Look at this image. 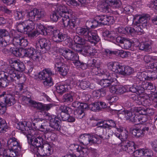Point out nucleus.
<instances>
[{"label": "nucleus", "instance_id": "obj_1", "mask_svg": "<svg viewBox=\"0 0 157 157\" xmlns=\"http://www.w3.org/2000/svg\"><path fill=\"white\" fill-rule=\"evenodd\" d=\"M76 31L79 35L83 36L84 38L78 36H75L73 40L75 44H87L90 42L94 44L99 40V36L95 30L90 31L87 28L78 27Z\"/></svg>", "mask_w": 157, "mask_h": 157}, {"label": "nucleus", "instance_id": "obj_2", "mask_svg": "<svg viewBox=\"0 0 157 157\" xmlns=\"http://www.w3.org/2000/svg\"><path fill=\"white\" fill-rule=\"evenodd\" d=\"M9 63L10 64L7 69L8 71H11L12 74H15V78L17 77L18 81L20 82H22V81L25 79L24 75H20L17 71H23L25 69V66L22 62L19 60L10 59L9 60Z\"/></svg>", "mask_w": 157, "mask_h": 157}, {"label": "nucleus", "instance_id": "obj_3", "mask_svg": "<svg viewBox=\"0 0 157 157\" xmlns=\"http://www.w3.org/2000/svg\"><path fill=\"white\" fill-rule=\"evenodd\" d=\"M27 138L29 144L39 147L44 142L46 136L41 133L39 131L34 129L30 132V134L27 136Z\"/></svg>", "mask_w": 157, "mask_h": 157}, {"label": "nucleus", "instance_id": "obj_4", "mask_svg": "<svg viewBox=\"0 0 157 157\" xmlns=\"http://www.w3.org/2000/svg\"><path fill=\"white\" fill-rule=\"evenodd\" d=\"M133 23L134 27L136 29V32L137 33H143V28L146 27L147 24V21L148 17V15L136 14L132 16Z\"/></svg>", "mask_w": 157, "mask_h": 157}, {"label": "nucleus", "instance_id": "obj_5", "mask_svg": "<svg viewBox=\"0 0 157 157\" xmlns=\"http://www.w3.org/2000/svg\"><path fill=\"white\" fill-rule=\"evenodd\" d=\"M8 73L3 71L0 72V87H5L11 82L18 83L19 82L15 74H12V71L7 70Z\"/></svg>", "mask_w": 157, "mask_h": 157}, {"label": "nucleus", "instance_id": "obj_6", "mask_svg": "<svg viewBox=\"0 0 157 157\" xmlns=\"http://www.w3.org/2000/svg\"><path fill=\"white\" fill-rule=\"evenodd\" d=\"M30 96L27 97L25 95H23L22 99L25 101V103H30L32 106L37 108L41 112H44L45 111H48L52 107L56 106L55 104L52 103L44 104L40 102H37L31 100L30 98Z\"/></svg>", "mask_w": 157, "mask_h": 157}, {"label": "nucleus", "instance_id": "obj_7", "mask_svg": "<svg viewBox=\"0 0 157 157\" xmlns=\"http://www.w3.org/2000/svg\"><path fill=\"white\" fill-rule=\"evenodd\" d=\"M54 75L51 69L46 68L39 73L38 78L41 80H44L43 82V84L45 86H50L53 84L51 76Z\"/></svg>", "mask_w": 157, "mask_h": 157}, {"label": "nucleus", "instance_id": "obj_8", "mask_svg": "<svg viewBox=\"0 0 157 157\" xmlns=\"http://www.w3.org/2000/svg\"><path fill=\"white\" fill-rule=\"evenodd\" d=\"M100 72L102 75L105 76L108 78L101 80L100 84L103 87H107L114 83H117V81L116 78V75L114 73H109L105 70H101Z\"/></svg>", "mask_w": 157, "mask_h": 157}, {"label": "nucleus", "instance_id": "obj_9", "mask_svg": "<svg viewBox=\"0 0 157 157\" xmlns=\"http://www.w3.org/2000/svg\"><path fill=\"white\" fill-rule=\"evenodd\" d=\"M45 117L49 121V126L52 133L59 131L61 128L60 121L58 117L48 113H45Z\"/></svg>", "mask_w": 157, "mask_h": 157}, {"label": "nucleus", "instance_id": "obj_10", "mask_svg": "<svg viewBox=\"0 0 157 157\" xmlns=\"http://www.w3.org/2000/svg\"><path fill=\"white\" fill-rule=\"evenodd\" d=\"M121 4L120 0H106L101 4L99 5L98 6V8L101 12H108L110 6L118 8L120 6Z\"/></svg>", "mask_w": 157, "mask_h": 157}, {"label": "nucleus", "instance_id": "obj_11", "mask_svg": "<svg viewBox=\"0 0 157 157\" xmlns=\"http://www.w3.org/2000/svg\"><path fill=\"white\" fill-rule=\"evenodd\" d=\"M79 141L84 145H87L89 144L97 143L99 144L101 142L95 135L84 134L79 136Z\"/></svg>", "mask_w": 157, "mask_h": 157}, {"label": "nucleus", "instance_id": "obj_12", "mask_svg": "<svg viewBox=\"0 0 157 157\" xmlns=\"http://www.w3.org/2000/svg\"><path fill=\"white\" fill-rule=\"evenodd\" d=\"M46 15L45 11L42 9H34L28 13L29 18L31 20L36 19V20H40L44 17Z\"/></svg>", "mask_w": 157, "mask_h": 157}, {"label": "nucleus", "instance_id": "obj_13", "mask_svg": "<svg viewBox=\"0 0 157 157\" xmlns=\"http://www.w3.org/2000/svg\"><path fill=\"white\" fill-rule=\"evenodd\" d=\"M103 124L101 121L98 122L96 124V126L98 127L96 128V134L99 136L100 138L102 139H109V137L112 136L110 133L108 132L107 130H106L105 128H103L102 125Z\"/></svg>", "mask_w": 157, "mask_h": 157}, {"label": "nucleus", "instance_id": "obj_14", "mask_svg": "<svg viewBox=\"0 0 157 157\" xmlns=\"http://www.w3.org/2000/svg\"><path fill=\"white\" fill-rule=\"evenodd\" d=\"M56 11L59 16L62 17V20L64 18L70 17L73 14V12L65 6L58 5L56 8Z\"/></svg>", "mask_w": 157, "mask_h": 157}, {"label": "nucleus", "instance_id": "obj_15", "mask_svg": "<svg viewBox=\"0 0 157 157\" xmlns=\"http://www.w3.org/2000/svg\"><path fill=\"white\" fill-rule=\"evenodd\" d=\"M22 52L25 56L29 57L34 61L37 62L39 60L40 58L39 54L33 48H25L22 51Z\"/></svg>", "mask_w": 157, "mask_h": 157}, {"label": "nucleus", "instance_id": "obj_16", "mask_svg": "<svg viewBox=\"0 0 157 157\" xmlns=\"http://www.w3.org/2000/svg\"><path fill=\"white\" fill-rule=\"evenodd\" d=\"M72 16V15L70 17L63 19L62 21L65 27L73 29L79 25L80 21L79 19L77 18L71 19Z\"/></svg>", "mask_w": 157, "mask_h": 157}, {"label": "nucleus", "instance_id": "obj_17", "mask_svg": "<svg viewBox=\"0 0 157 157\" xmlns=\"http://www.w3.org/2000/svg\"><path fill=\"white\" fill-rule=\"evenodd\" d=\"M0 100L4 102L7 106L12 105L16 102L14 96L10 94H6L5 92L0 94Z\"/></svg>", "mask_w": 157, "mask_h": 157}, {"label": "nucleus", "instance_id": "obj_18", "mask_svg": "<svg viewBox=\"0 0 157 157\" xmlns=\"http://www.w3.org/2000/svg\"><path fill=\"white\" fill-rule=\"evenodd\" d=\"M8 32L4 29H0V45L2 47L6 46L10 41Z\"/></svg>", "mask_w": 157, "mask_h": 157}, {"label": "nucleus", "instance_id": "obj_19", "mask_svg": "<svg viewBox=\"0 0 157 157\" xmlns=\"http://www.w3.org/2000/svg\"><path fill=\"white\" fill-rule=\"evenodd\" d=\"M59 51L60 54L66 59L72 61L75 59L76 56H78L77 54L69 49L64 50L61 48L59 49Z\"/></svg>", "mask_w": 157, "mask_h": 157}, {"label": "nucleus", "instance_id": "obj_20", "mask_svg": "<svg viewBox=\"0 0 157 157\" xmlns=\"http://www.w3.org/2000/svg\"><path fill=\"white\" fill-rule=\"evenodd\" d=\"M27 122L26 121L20 122L17 124L16 126L17 129L20 130L27 137L29 135L30 132L34 129L27 126Z\"/></svg>", "mask_w": 157, "mask_h": 157}, {"label": "nucleus", "instance_id": "obj_21", "mask_svg": "<svg viewBox=\"0 0 157 157\" xmlns=\"http://www.w3.org/2000/svg\"><path fill=\"white\" fill-rule=\"evenodd\" d=\"M9 149H13L18 151L21 150V146L17 139L15 137L10 138L7 141Z\"/></svg>", "mask_w": 157, "mask_h": 157}, {"label": "nucleus", "instance_id": "obj_22", "mask_svg": "<svg viewBox=\"0 0 157 157\" xmlns=\"http://www.w3.org/2000/svg\"><path fill=\"white\" fill-rule=\"evenodd\" d=\"M134 145L135 144L133 141L127 140L122 143L121 148L124 151L132 154L136 149Z\"/></svg>", "mask_w": 157, "mask_h": 157}, {"label": "nucleus", "instance_id": "obj_23", "mask_svg": "<svg viewBox=\"0 0 157 157\" xmlns=\"http://www.w3.org/2000/svg\"><path fill=\"white\" fill-rule=\"evenodd\" d=\"M36 45L38 48L45 51L49 50L50 47L48 40L44 38L38 39L36 43Z\"/></svg>", "mask_w": 157, "mask_h": 157}, {"label": "nucleus", "instance_id": "obj_24", "mask_svg": "<svg viewBox=\"0 0 157 157\" xmlns=\"http://www.w3.org/2000/svg\"><path fill=\"white\" fill-rule=\"evenodd\" d=\"M101 121L103 124L102 125H101V126H103V128H105L106 130H107L108 132L110 133L113 135V132L111 129L112 128H115L116 124L115 122L112 120L106 121Z\"/></svg>", "mask_w": 157, "mask_h": 157}, {"label": "nucleus", "instance_id": "obj_25", "mask_svg": "<svg viewBox=\"0 0 157 157\" xmlns=\"http://www.w3.org/2000/svg\"><path fill=\"white\" fill-rule=\"evenodd\" d=\"M75 149H76L77 157H87L89 153L88 149L77 145H75Z\"/></svg>", "mask_w": 157, "mask_h": 157}, {"label": "nucleus", "instance_id": "obj_26", "mask_svg": "<svg viewBox=\"0 0 157 157\" xmlns=\"http://www.w3.org/2000/svg\"><path fill=\"white\" fill-rule=\"evenodd\" d=\"M96 19L99 20V22L103 25H109L112 22L113 17L106 15L97 16Z\"/></svg>", "mask_w": 157, "mask_h": 157}, {"label": "nucleus", "instance_id": "obj_27", "mask_svg": "<svg viewBox=\"0 0 157 157\" xmlns=\"http://www.w3.org/2000/svg\"><path fill=\"white\" fill-rule=\"evenodd\" d=\"M119 63L117 62H109L107 64V67L108 69L113 71H111L110 73L113 72L115 74V73L120 74L121 70L122 67Z\"/></svg>", "mask_w": 157, "mask_h": 157}, {"label": "nucleus", "instance_id": "obj_28", "mask_svg": "<svg viewBox=\"0 0 157 157\" xmlns=\"http://www.w3.org/2000/svg\"><path fill=\"white\" fill-rule=\"evenodd\" d=\"M98 42H96L94 44H93L91 42H89L87 44H80V45H84L83 48H82V51L86 54H89L90 56H94L95 54L96 50H93V48L91 47L90 45L91 44L92 45H95Z\"/></svg>", "mask_w": 157, "mask_h": 157}, {"label": "nucleus", "instance_id": "obj_29", "mask_svg": "<svg viewBox=\"0 0 157 157\" xmlns=\"http://www.w3.org/2000/svg\"><path fill=\"white\" fill-rule=\"evenodd\" d=\"M13 44L16 46H20L22 47H25L28 44V42L27 39L21 37L15 38L13 41Z\"/></svg>", "mask_w": 157, "mask_h": 157}, {"label": "nucleus", "instance_id": "obj_30", "mask_svg": "<svg viewBox=\"0 0 157 157\" xmlns=\"http://www.w3.org/2000/svg\"><path fill=\"white\" fill-rule=\"evenodd\" d=\"M117 131L119 132H121V134H118L115 133L114 134V135L117 137L116 139L120 140L121 141L125 142L127 140H126L127 137L128 135L126 134L125 131H123L122 129L120 127L116 128Z\"/></svg>", "mask_w": 157, "mask_h": 157}, {"label": "nucleus", "instance_id": "obj_31", "mask_svg": "<svg viewBox=\"0 0 157 157\" xmlns=\"http://www.w3.org/2000/svg\"><path fill=\"white\" fill-rule=\"evenodd\" d=\"M77 96L76 93L71 92L66 94L62 98V101L63 102L70 103Z\"/></svg>", "mask_w": 157, "mask_h": 157}, {"label": "nucleus", "instance_id": "obj_32", "mask_svg": "<svg viewBox=\"0 0 157 157\" xmlns=\"http://www.w3.org/2000/svg\"><path fill=\"white\" fill-rule=\"evenodd\" d=\"M66 35L60 32L59 30L54 33L52 36L53 41L56 42H62L65 40Z\"/></svg>", "mask_w": 157, "mask_h": 157}, {"label": "nucleus", "instance_id": "obj_33", "mask_svg": "<svg viewBox=\"0 0 157 157\" xmlns=\"http://www.w3.org/2000/svg\"><path fill=\"white\" fill-rule=\"evenodd\" d=\"M19 151L11 149L4 150L3 152L1 153L2 155L0 157H15L18 155V151Z\"/></svg>", "mask_w": 157, "mask_h": 157}, {"label": "nucleus", "instance_id": "obj_34", "mask_svg": "<svg viewBox=\"0 0 157 157\" xmlns=\"http://www.w3.org/2000/svg\"><path fill=\"white\" fill-rule=\"evenodd\" d=\"M120 74L124 76H129L133 72V69L128 66H122Z\"/></svg>", "mask_w": 157, "mask_h": 157}, {"label": "nucleus", "instance_id": "obj_35", "mask_svg": "<svg viewBox=\"0 0 157 157\" xmlns=\"http://www.w3.org/2000/svg\"><path fill=\"white\" fill-rule=\"evenodd\" d=\"M29 18V20L24 21V24L25 27V30L26 32H29L34 29L35 27V24Z\"/></svg>", "mask_w": 157, "mask_h": 157}, {"label": "nucleus", "instance_id": "obj_36", "mask_svg": "<svg viewBox=\"0 0 157 157\" xmlns=\"http://www.w3.org/2000/svg\"><path fill=\"white\" fill-rule=\"evenodd\" d=\"M136 29L134 27V28H132L127 26L120 27L118 28L119 33H120L121 34H127L129 33L131 34L134 32L136 33Z\"/></svg>", "mask_w": 157, "mask_h": 157}, {"label": "nucleus", "instance_id": "obj_37", "mask_svg": "<svg viewBox=\"0 0 157 157\" xmlns=\"http://www.w3.org/2000/svg\"><path fill=\"white\" fill-rule=\"evenodd\" d=\"M144 75V79L146 80L153 81L157 78V71H150L145 74H143V76Z\"/></svg>", "mask_w": 157, "mask_h": 157}, {"label": "nucleus", "instance_id": "obj_38", "mask_svg": "<svg viewBox=\"0 0 157 157\" xmlns=\"http://www.w3.org/2000/svg\"><path fill=\"white\" fill-rule=\"evenodd\" d=\"M144 95H136L132 94L130 97V98L134 101L138 105L142 104L144 98Z\"/></svg>", "mask_w": 157, "mask_h": 157}, {"label": "nucleus", "instance_id": "obj_39", "mask_svg": "<svg viewBox=\"0 0 157 157\" xmlns=\"http://www.w3.org/2000/svg\"><path fill=\"white\" fill-rule=\"evenodd\" d=\"M45 142L42 145L43 148V151L45 155H50L53 151V148L51 145L49 143L45 144Z\"/></svg>", "mask_w": 157, "mask_h": 157}, {"label": "nucleus", "instance_id": "obj_40", "mask_svg": "<svg viewBox=\"0 0 157 157\" xmlns=\"http://www.w3.org/2000/svg\"><path fill=\"white\" fill-rule=\"evenodd\" d=\"M155 88V86L151 82H142L141 86H140V90L142 93L144 90H152Z\"/></svg>", "mask_w": 157, "mask_h": 157}, {"label": "nucleus", "instance_id": "obj_41", "mask_svg": "<svg viewBox=\"0 0 157 157\" xmlns=\"http://www.w3.org/2000/svg\"><path fill=\"white\" fill-rule=\"evenodd\" d=\"M73 63L77 68H81L82 69H85L87 66L86 64L83 63H81L79 60L78 56H76L75 59L73 61Z\"/></svg>", "mask_w": 157, "mask_h": 157}, {"label": "nucleus", "instance_id": "obj_42", "mask_svg": "<svg viewBox=\"0 0 157 157\" xmlns=\"http://www.w3.org/2000/svg\"><path fill=\"white\" fill-rule=\"evenodd\" d=\"M138 47L140 50L147 52H150L151 50L150 44L147 42L139 43Z\"/></svg>", "mask_w": 157, "mask_h": 157}, {"label": "nucleus", "instance_id": "obj_43", "mask_svg": "<svg viewBox=\"0 0 157 157\" xmlns=\"http://www.w3.org/2000/svg\"><path fill=\"white\" fill-rule=\"evenodd\" d=\"M140 86H137L136 85H133L130 87L129 86H126L127 92L130 91L133 93L138 92L139 93H142L140 90Z\"/></svg>", "mask_w": 157, "mask_h": 157}, {"label": "nucleus", "instance_id": "obj_44", "mask_svg": "<svg viewBox=\"0 0 157 157\" xmlns=\"http://www.w3.org/2000/svg\"><path fill=\"white\" fill-rule=\"evenodd\" d=\"M8 129V126L5 121L0 118V132L4 133Z\"/></svg>", "mask_w": 157, "mask_h": 157}, {"label": "nucleus", "instance_id": "obj_45", "mask_svg": "<svg viewBox=\"0 0 157 157\" xmlns=\"http://www.w3.org/2000/svg\"><path fill=\"white\" fill-rule=\"evenodd\" d=\"M79 86L82 89L85 90L87 88L93 89V87H91L90 82L87 81L82 80L79 82Z\"/></svg>", "mask_w": 157, "mask_h": 157}, {"label": "nucleus", "instance_id": "obj_46", "mask_svg": "<svg viewBox=\"0 0 157 157\" xmlns=\"http://www.w3.org/2000/svg\"><path fill=\"white\" fill-rule=\"evenodd\" d=\"M67 85L62 83L59 84L56 87V89L57 92L62 94L66 91V89H67Z\"/></svg>", "mask_w": 157, "mask_h": 157}, {"label": "nucleus", "instance_id": "obj_47", "mask_svg": "<svg viewBox=\"0 0 157 157\" xmlns=\"http://www.w3.org/2000/svg\"><path fill=\"white\" fill-rule=\"evenodd\" d=\"M131 132L132 134L137 137H142L144 136L141 129H139L137 128H133L132 129Z\"/></svg>", "mask_w": 157, "mask_h": 157}, {"label": "nucleus", "instance_id": "obj_48", "mask_svg": "<svg viewBox=\"0 0 157 157\" xmlns=\"http://www.w3.org/2000/svg\"><path fill=\"white\" fill-rule=\"evenodd\" d=\"M57 68L60 74L62 75H66L68 70V67L65 64L62 65L61 67H57Z\"/></svg>", "mask_w": 157, "mask_h": 157}, {"label": "nucleus", "instance_id": "obj_49", "mask_svg": "<svg viewBox=\"0 0 157 157\" xmlns=\"http://www.w3.org/2000/svg\"><path fill=\"white\" fill-rule=\"evenodd\" d=\"M123 113L125 116V118L127 120H129L131 121L132 118H133L134 116L135 115V113L132 110V109L130 111L126 110L123 111Z\"/></svg>", "mask_w": 157, "mask_h": 157}, {"label": "nucleus", "instance_id": "obj_50", "mask_svg": "<svg viewBox=\"0 0 157 157\" xmlns=\"http://www.w3.org/2000/svg\"><path fill=\"white\" fill-rule=\"evenodd\" d=\"M74 114L75 117L78 119H82L85 116V113L82 109L79 108L77 109L74 112Z\"/></svg>", "mask_w": 157, "mask_h": 157}, {"label": "nucleus", "instance_id": "obj_51", "mask_svg": "<svg viewBox=\"0 0 157 157\" xmlns=\"http://www.w3.org/2000/svg\"><path fill=\"white\" fill-rule=\"evenodd\" d=\"M142 157H151L153 155L152 151L149 149H142Z\"/></svg>", "mask_w": 157, "mask_h": 157}, {"label": "nucleus", "instance_id": "obj_52", "mask_svg": "<svg viewBox=\"0 0 157 157\" xmlns=\"http://www.w3.org/2000/svg\"><path fill=\"white\" fill-rule=\"evenodd\" d=\"M59 113H71L72 109L71 108L66 106H60L59 109Z\"/></svg>", "mask_w": 157, "mask_h": 157}, {"label": "nucleus", "instance_id": "obj_53", "mask_svg": "<svg viewBox=\"0 0 157 157\" xmlns=\"http://www.w3.org/2000/svg\"><path fill=\"white\" fill-rule=\"evenodd\" d=\"M116 94H123L124 92H127L126 89V86H116Z\"/></svg>", "mask_w": 157, "mask_h": 157}, {"label": "nucleus", "instance_id": "obj_54", "mask_svg": "<svg viewBox=\"0 0 157 157\" xmlns=\"http://www.w3.org/2000/svg\"><path fill=\"white\" fill-rule=\"evenodd\" d=\"M144 98L142 105L145 106L151 105V104L152 101L150 99L148 96L144 95Z\"/></svg>", "mask_w": 157, "mask_h": 157}, {"label": "nucleus", "instance_id": "obj_55", "mask_svg": "<svg viewBox=\"0 0 157 157\" xmlns=\"http://www.w3.org/2000/svg\"><path fill=\"white\" fill-rule=\"evenodd\" d=\"M9 51L16 57L20 56L22 55L21 53L20 52L18 49L14 47L10 48Z\"/></svg>", "mask_w": 157, "mask_h": 157}, {"label": "nucleus", "instance_id": "obj_56", "mask_svg": "<svg viewBox=\"0 0 157 157\" xmlns=\"http://www.w3.org/2000/svg\"><path fill=\"white\" fill-rule=\"evenodd\" d=\"M132 110L134 112L138 113L139 114L141 115H144L145 113V109L141 107H135L132 108Z\"/></svg>", "mask_w": 157, "mask_h": 157}, {"label": "nucleus", "instance_id": "obj_57", "mask_svg": "<svg viewBox=\"0 0 157 157\" xmlns=\"http://www.w3.org/2000/svg\"><path fill=\"white\" fill-rule=\"evenodd\" d=\"M58 30H57L56 27L53 25L48 26L46 29V32L50 33L53 35L54 33L56 32Z\"/></svg>", "mask_w": 157, "mask_h": 157}, {"label": "nucleus", "instance_id": "obj_58", "mask_svg": "<svg viewBox=\"0 0 157 157\" xmlns=\"http://www.w3.org/2000/svg\"><path fill=\"white\" fill-rule=\"evenodd\" d=\"M89 108L92 111H95L97 110H100L98 102H96L92 104H90L89 105Z\"/></svg>", "mask_w": 157, "mask_h": 157}, {"label": "nucleus", "instance_id": "obj_59", "mask_svg": "<svg viewBox=\"0 0 157 157\" xmlns=\"http://www.w3.org/2000/svg\"><path fill=\"white\" fill-rule=\"evenodd\" d=\"M6 106L5 103L2 101L0 100V114H3L6 109Z\"/></svg>", "mask_w": 157, "mask_h": 157}, {"label": "nucleus", "instance_id": "obj_60", "mask_svg": "<svg viewBox=\"0 0 157 157\" xmlns=\"http://www.w3.org/2000/svg\"><path fill=\"white\" fill-rule=\"evenodd\" d=\"M17 29L18 31L21 33H24L26 32L25 30V27L24 24V21L22 23H19L17 26Z\"/></svg>", "mask_w": 157, "mask_h": 157}, {"label": "nucleus", "instance_id": "obj_61", "mask_svg": "<svg viewBox=\"0 0 157 157\" xmlns=\"http://www.w3.org/2000/svg\"><path fill=\"white\" fill-rule=\"evenodd\" d=\"M59 15L56 10L55 11L53 12L52 13L50 16L51 20L54 22L57 21L59 18Z\"/></svg>", "mask_w": 157, "mask_h": 157}, {"label": "nucleus", "instance_id": "obj_62", "mask_svg": "<svg viewBox=\"0 0 157 157\" xmlns=\"http://www.w3.org/2000/svg\"><path fill=\"white\" fill-rule=\"evenodd\" d=\"M123 48L125 49H129L132 45V42L129 39L126 38L123 43Z\"/></svg>", "mask_w": 157, "mask_h": 157}, {"label": "nucleus", "instance_id": "obj_63", "mask_svg": "<svg viewBox=\"0 0 157 157\" xmlns=\"http://www.w3.org/2000/svg\"><path fill=\"white\" fill-rule=\"evenodd\" d=\"M117 52V54H118L121 57L124 58L128 56L129 55V52H126L122 50H118Z\"/></svg>", "mask_w": 157, "mask_h": 157}, {"label": "nucleus", "instance_id": "obj_64", "mask_svg": "<svg viewBox=\"0 0 157 157\" xmlns=\"http://www.w3.org/2000/svg\"><path fill=\"white\" fill-rule=\"evenodd\" d=\"M64 61L63 59L60 56H57L55 60L56 65L57 64V65H62L63 64Z\"/></svg>", "mask_w": 157, "mask_h": 157}]
</instances>
